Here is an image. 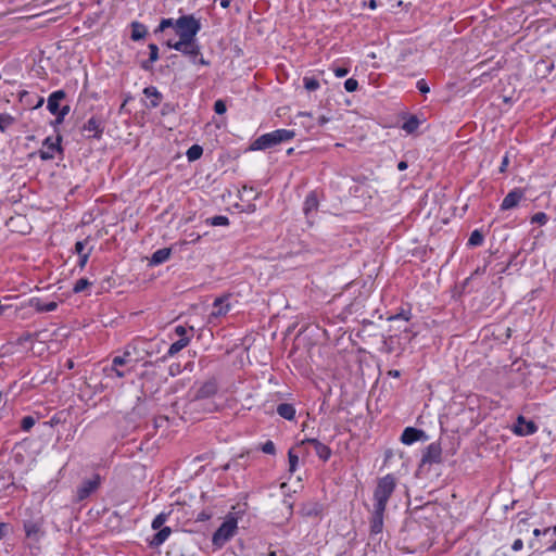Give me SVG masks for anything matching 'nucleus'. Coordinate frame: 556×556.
I'll return each instance as SVG.
<instances>
[{
  "mask_svg": "<svg viewBox=\"0 0 556 556\" xmlns=\"http://www.w3.org/2000/svg\"><path fill=\"white\" fill-rule=\"evenodd\" d=\"M395 480L391 475H387L378 480L374 492V508L377 510H386L387 503L394 492Z\"/></svg>",
  "mask_w": 556,
  "mask_h": 556,
  "instance_id": "obj_1",
  "label": "nucleus"
},
{
  "mask_svg": "<svg viewBox=\"0 0 556 556\" xmlns=\"http://www.w3.org/2000/svg\"><path fill=\"white\" fill-rule=\"evenodd\" d=\"M295 136L293 130L277 129L260 136L250 147L251 150H265L280 142L288 141Z\"/></svg>",
  "mask_w": 556,
  "mask_h": 556,
  "instance_id": "obj_2",
  "label": "nucleus"
},
{
  "mask_svg": "<svg viewBox=\"0 0 556 556\" xmlns=\"http://www.w3.org/2000/svg\"><path fill=\"white\" fill-rule=\"evenodd\" d=\"M175 28L179 39H192L195 38L201 25L192 15H184L175 22Z\"/></svg>",
  "mask_w": 556,
  "mask_h": 556,
  "instance_id": "obj_3",
  "label": "nucleus"
},
{
  "mask_svg": "<svg viewBox=\"0 0 556 556\" xmlns=\"http://www.w3.org/2000/svg\"><path fill=\"white\" fill-rule=\"evenodd\" d=\"M237 530V520L233 517L227 518L220 527L216 530L213 535V544L217 547H222L226 542H228L236 533Z\"/></svg>",
  "mask_w": 556,
  "mask_h": 556,
  "instance_id": "obj_4",
  "label": "nucleus"
},
{
  "mask_svg": "<svg viewBox=\"0 0 556 556\" xmlns=\"http://www.w3.org/2000/svg\"><path fill=\"white\" fill-rule=\"evenodd\" d=\"M60 143V136H56L54 139L52 137H47L42 142V148L38 151L40 159L42 161L53 160L56 153L62 152Z\"/></svg>",
  "mask_w": 556,
  "mask_h": 556,
  "instance_id": "obj_5",
  "label": "nucleus"
},
{
  "mask_svg": "<svg viewBox=\"0 0 556 556\" xmlns=\"http://www.w3.org/2000/svg\"><path fill=\"white\" fill-rule=\"evenodd\" d=\"M100 483L101 477L99 475H94L92 478L84 480L83 483L77 488V500L84 501L87 498L99 488Z\"/></svg>",
  "mask_w": 556,
  "mask_h": 556,
  "instance_id": "obj_6",
  "label": "nucleus"
},
{
  "mask_svg": "<svg viewBox=\"0 0 556 556\" xmlns=\"http://www.w3.org/2000/svg\"><path fill=\"white\" fill-rule=\"evenodd\" d=\"M173 49L193 59L200 54V47L197 43L195 38L179 39L177 42H174Z\"/></svg>",
  "mask_w": 556,
  "mask_h": 556,
  "instance_id": "obj_7",
  "label": "nucleus"
},
{
  "mask_svg": "<svg viewBox=\"0 0 556 556\" xmlns=\"http://www.w3.org/2000/svg\"><path fill=\"white\" fill-rule=\"evenodd\" d=\"M442 448L437 442H433L427 446L422 454L421 464H438L441 462Z\"/></svg>",
  "mask_w": 556,
  "mask_h": 556,
  "instance_id": "obj_8",
  "label": "nucleus"
},
{
  "mask_svg": "<svg viewBox=\"0 0 556 556\" xmlns=\"http://www.w3.org/2000/svg\"><path fill=\"white\" fill-rule=\"evenodd\" d=\"M83 131L88 138H100L103 132V126L98 117H90L83 126Z\"/></svg>",
  "mask_w": 556,
  "mask_h": 556,
  "instance_id": "obj_9",
  "label": "nucleus"
},
{
  "mask_svg": "<svg viewBox=\"0 0 556 556\" xmlns=\"http://www.w3.org/2000/svg\"><path fill=\"white\" fill-rule=\"evenodd\" d=\"M305 444H311L314 447L315 453L324 462L329 459V457L331 455V450L327 445H325L324 443L319 442L317 439H305V440H302L301 443H300V446L305 445Z\"/></svg>",
  "mask_w": 556,
  "mask_h": 556,
  "instance_id": "obj_10",
  "label": "nucleus"
},
{
  "mask_svg": "<svg viewBox=\"0 0 556 556\" xmlns=\"http://www.w3.org/2000/svg\"><path fill=\"white\" fill-rule=\"evenodd\" d=\"M525 193L521 189L511 190L503 200L501 208L504 211L516 207L519 202L523 199Z\"/></svg>",
  "mask_w": 556,
  "mask_h": 556,
  "instance_id": "obj_11",
  "label": "nucleus"
},
{
  "mask_svg": "<svg viewBox=\"0 0 556 556\" xmlns=\"http://www.w3.org/2000/svg\"><path fill=\"white\" fill-rule=\"evenodd\" d=\"M538 430L536 425L533 421H528L525 417L519 416L517 422L514 426V432L518 435H529Z\"/></svg>",
  "mask_w": 556,
  "mask_h": 556,
  "instance_id": "obj_12",
  "label": "nucleus"
},
{
  "mask_svg": "<svg viewBox=\"0 0 556 556\" xmlns=\"http://www.w3.org/2000/svg\"><path fill=\"white\" fill-rule=\"evenodd\" d=\"M216 392H217V384H216V381H214V380H208V381L204 382V383L199 388V390L197 391V394H195V400L211 397V396H213Z\"/></svg>",
  "mask_w": 556,
  "mask_h": 556,
  "instance_id": "obj_13",
  "label": "nucleus"
},
{
  "mask_svg": "<svg viewBox=\"0 0 556 556\" xmlns=\"http://www.w3.org/2000/svg\"><path fill=\"white\" fill-rule=\"evenodd\" d=\"M65 98V92L63 90H58L52 92L48 98V110L51 114L58 115L60 110V101Z\"/></svg>",
  "mask_w": 556,
  "mask_h": 556,
  "instance_id": "obj_14",
  "label": "nucleus"
},
{
  "mask_svg": "<svg viewBox=\"0 0 556 556\" xmlns=\"http://www.w3.org/2000/svg\"><path fill=\"white\" fill-rule=\"evenodd\" d=\"M383 510L372 509L371 520H370V533L378 534L382 531L383 528Z\"/></svg>",
  "mask_w": 556,
  "mask_h": 556,
  "instance_id": "obj_15",
  "label": "nucleus"
},
{
  "mask_svg": "<svg viewBox=\"0 0 556 556\" xmlns=\"http://www.w3.org/2000/svg\"><path fill=\"white\" fill-rule=\"evenodd\" d=\"M424 435H425V432L422 430L408 427L403 431L401 441L404 444H412V443L418 441Z\"/></svg>",
  "mask_w": 556,
  "mask_h": 556,
  "instance_id": "obj_16",
  "label": "nucleus"
},
{
  "mask_svg": "<svg viewBox=\"0 0 556 556\" xmlns=\"http://www.w3.org/2000/svg\"><path fill=\"white\" fill-rule=\"evenodd\" d=\"M29 306L37 312H52L58 307V303L54 301L42 302L39 298H33L29 300Z\"/></svg>",
  "mask_w": 556,
  "mask_h": 556,
  "instance_id": "obj_17",
  "label": "nucleus"
},
{
  "mask_svg": "<svg viewBox=\"0 0 556 556\" xmlns=\"http://www.w3.org/2000/svg\"><path fill=\"white\" fill-rule=\"evenodd\" d=\"M170 533L172 529L169 527H163L159 529V531L153 535V539L150 541V545L153 547L160 546L167 540Z\"/></svg>",
  "mask_w": 556,
  "mask_h": 556,
  "instance_id": "obj_18",
  "label": "nucleus"
},
{
  "mask_svg": "<svg viewBox=\"0 0 556 556\" xmlns=\"http://www.w3.org/2000/svg\"><path fill=\"white\" fill-rule=\"evenodd\" d=\"M149 48V60L147 61H143L141 63V67L144 70V71H150L152 70V64L154 62H156L159 60V47L155 45V43H150L148 46Z\"/></svg>",
  "mask_w": 556,
  "mask_h": 556,
  "instance_id": "obj_19",
  "label": "nucleus"
},
{
  "mask_svg": "<svg viewBox=\"0 0 556 556\" xmlns=\"http://www.w3.org/2000/svg\"><path fill=\"white\" fill-rule=\"evenodd\" d=\"M170 253L172 251L169 248H163L155 251L151 256L150 264L159 265L166 262L169 258Z\"/></svg>",
  "mask_w": 556,
  "mask_h": 556,
  "instance_id": "obj_20",
  "label": "nucleus"
},
{
  "mask_svg": "<svg viewBox=\"0 0 556 556\" xmlns=\"http://www.w3.org/2000/svg\"><path fill=\"white\" fill-rule=\"evenodd\" d=\"M277 413L287 420H292L295 417V408L289 403L279 404L277 406Z\"/></svg>",
  "mask_w": 556,
  "mask_h": 556,
  "instance_id": "obj_21",
  "label": "nucleus"
},
{
  "mask_svg": "<svg viewBox=\"0 0 556 556\" xmlns=\"http://www.w3.org/2000/svg\"><path fill=\"white\" fill-rule=\"evenodd\" d=\"M130 26H131V39L134 41H138L146 37L148 30L143 24H141L139 22H132Z\"/></svg>",
  "mask_w": 556,
  "mask_h": 556,
  "instance_id": "obj_22",
  "label": "nucleus"
},
{
  "mask_svg": "<svg viewBox=\"0 0 556 556\" xmlns=\"http://www.w3.org/2000/svg\"><path fill=\"white\" fill-rule=\"evenodd\" d=\"M317 207H318L317 197L314 192H312L305 199L304 207H303L304 214L308 217L312 212L317 210Z\"/></svg>",
  "mask_w": 556,
  "mask_h": 556,
  "instance_id": "obj_23",
  "label": "nucleus"
},
{
  "mask_svg": "<svg viewBox=\"0 0 556 556\" xmlns=\"http://www.w3.org/2000/svg\"><path fill=\"white\" fill-rule=\"evenodd\" d=\"M143 93L150 99L151 108H156L160 105L162 96L155 87L144 88Z\"/></svg>",
  "mask_w": 556,
  "mask_h": 556,
  "instance_id": "obj_24",
  "label": "nucleus"
},
{
  "mask_svg": "<svg viewBox=\"0 0 556 556\" xmlns=\"http://www.w3.org/2000/svg\"><path fill=\"white\" fill-rule=\"evenodd\" d=\"M190 342V338H180L178 341L174 342L168 351L166 356L172 357L176 355L178 352H180L182 349H185Z\"/></svg>",
  "mask_w": 556,
  "mask_h": 556,
  "instance_id": "obj_25",
  "label": "nucleus"
},
{
  "mask_svg": "<svg viewBox=\"0 0 556 556\" xmlns=\"http://www.w3.org/2000/svg\"><path fill=\"white\" fill-rule=\"evenodd\" d=\"M224 302L225 300L223 298H217L214 301V311L212 312V316L219 317L228 312L229 305L224 304Z\"/></svg>",
  "mask_w": 556,
  "mask_h": 556,
  "instance_id": "obj_26",
  "label": "nucleus"
},
{
  "mask_svg": "<svg viewBox=\"0 0 556 556\" xmlns=\"http://www.w3.org/2000/svg\"><path fill=\"white\" fill-rule=\"evenodd\" d=\"M26 536L29 539L38 540L40 528L35 522H27L24 525Z\"/></svg>",
  "mask_w": 556,
  "mask_h": 556,
  "instance_id": "obj_27",
  "label": "nucleus"
},
{
  "mask_svg": "<svg viewBox=\"0 0 556 556\" xmlns=\"http://www.w3.org/2000/svg\"><path fill=\"white\" fill-rule=\"evenodd\" d=\"M131 355V351H130V348L128 346L125 351H124V354L122 356H115L113 359H112V364L114 367H119V366H123L125 364H127L129 362V357Z\"/></svg>",
  "mask_w": 556,
  "mask_h": 556,
  "instance_id": "obj_28",
  "label": "nucleus"
},
{
  "mask_svg": "<svg viewBox=\"0 0 556 556\" xmlns=\"http://www.w3.org/2000/svg\"><path fill=\"white\" fill-rule=\"evenodd\" d=\"M203 153V149L201 146L199 144H193L191 146L188 151H187V157L189 161H197L198 159L201 157Z\"/></svg>",
  "mask_w": 556,
  "mask_h": 556,
  "instance_id": "obj_29",
  "label": "nucleus"
},
{
  "mask_svg": "<svg viewBox=\"0 0 556 556\" xmlns=\"http://www.w3.org/2000/svg\"><path fill=\"white\" fill-rule=\"evenodd\" d=\"M15 119L9 114H0V131L4 132L14 124Z\"/></svg>",
  "mask_w": 556,
  "mask_h": 556,
  "instance_id": "obj_30",
  "label": "nucleus"
},
{
  "mask_svg": "<svg viewBox=\"0 0 556 556\" xmlns=\"http://www.w3.org/2000/svg\"><path fill=\"white\" fill-rule=\"evenodd\" d=\"M419 126V121L415 117V116H412L409 117L402 126V128L407 132V134H412L414 132Z\"/></svg>",
  "mask_w": 556,
  "mask_h": 556,
  "instance_id": "obj_31",
  "label": "nucleus"
},
{
  "mask_svg": "<svg viewBox=\"0 0 556 556\" xmlns=\"http://www.w3.org/2000/svg\"><path fill=\"white\" fill-rule=\"evenodd\" d=\"M483 235L479 230H473L468 239V244L472 247H477L482 244Z\"/></svg>",
  "mask_w": 556,
  "mask_h": 556,
  "instance_id": "obj_32",
  "label": "nucleus"
},
{
  "mask_svg": "<svg viewBox=\"0 0 556 556\" xmlns=\"http://www.w3.org/2000/svg\"><path fill=\"white\" fill-rule=\"evenodd\" d=\"M91 285V282L86 279V278H80L78 279L74 287H73V291L75 293H79V292H83L84 290H86L89 286Z\"/></svg>",
  "mask_w": 556,
  "mask_h": 556,
  "instance_id": "obj_33",
  "label": "nucleus"
},
{
  "mask_svg": "<svg viewBox=\"0 0 556 556\" xmlns=\"http://www.w3.org/2000/svg\"><path fill=\"white\" fill-rule=\"evenodd\" d=\"M289 458V471L294 472L296 469V465L299 463V456L294 453V450L291 448L288 453Z\"/></svg>",
  "mask_w": 556,
  "mask_h": 556,
  "instance_id": "obj_34",
  "label": "nucleus"
},
{
  "mask_svg": "<svg viewBox=\"0 0 556 556\" xmlns=\"http://www.w3.org/2000/svg\"><path fill=\"white\" fill-rule=\"evenodd\" d=\"M304 87L308 91H315L319 88V83L317 79L312 77H304L303 78Z\"/></svg>",
  "mask_w": 556,
  "mask_h": 556,
  "instance_id": "obj_35",
  "label": "nucleus"
},
{
  "mask_svg": "<svg viewBox=\"0 0 556 556\" xmlns=\"http://www.w3.org/2000/svg\"><path fill=\"white\" fill-rule=\"evenodd\" d=\"M167 519V514H159L152 521V529L154 530H159L161 528H163V525L165 523Z\"/></svg>",
  "mask_w": 556,
  "mask_h": 556,
  "instance_id": "obj_36",
  "label": "nucleus"
},
{
  "mask_svg": "<svg viewBox=\"0 0 556 556\" xmlns=\"http://www.w3.org/2000/svg\"><path fill=\"white\" fill-rule=\"evenodd\" d=\"M208 222L213 226H227L229 224V219L223 215L214 216L210 218Z\"/></svg>",
  "mask_w": 556,
  "mask_h": 556,
  "instance_id": "obj_37",
  "label": "nucleus"
},
{
  "mask_svg": "<svg viewBox=\"0 0 556 556\" xmlns=\"http://www.w3.org/2000/svg\"><path fill=\"white\" fill-rule=\"evenodd\" d=\"M104 371L106 372L108 376H111L114 374L117 378L125 377V371L119 370L118 367H114L113 364H111L110 367H105Z\"/></svg>",
  "mask_w": 556,
  "mask_h": 556,
  "instance_id": "obj_38",
  "label": "nucleus"
},
{
  "mask_svg": "<svg viewBox=\"0 0 556 556\" xmlns=\"http://www.w3.org/2000/svg\"><path fill=\"white\" fill-rule=\"evenodd\" d=\"M35 425V419L31 416H26L22 419L21 427L24 431H29Z\"/></svg>",
  "mask_w": 556,
  "mask_h": 556,
  "instance_id": "obj_39",
  "label": "nucleus"
},
{
  "mask_svg": "<svg viewBox=\"0 0 556 556\" xmlns=\"http://www.w3.org/2000/svg\"><path fill=\"white\" fill-rule=\"evenodd\" d=\"M357 87H358V83L354 78H349L344 83V88L348 92H353V91L357 90Z\"/></svg>",
  "mask_w": 556,
  "mask_h": 556,
  "instance_id": "obj_40",
  "label": "nucleus"
},
{
  "mask_svg": "<svg viewBox=\"0 0 556 556\" xmlns=\"http://www.w3.org/2000/svg\"><path fill=\"white\" fill-rule=\"evenodd\" d=\"M532 223L544 225L547 222V215L543 212L534 214L531 218Z\"/></svg>",
  "mask_w": 556,
  "mask_h": 556,
  "instance_id": "obj_41",
  "label": "nucleus"
},
{
  "mask_svg": "<svg viewBox=\"0 0 556 556\" xmlns=\"http://www.w3.org/2000/svg\"><path fill=\"white\" fill-rule=\"evenodd\" d=\"M262 451L266 454H275L276 452V447H275V444L274 442L271 441H266L263 446H262Z\"/></svg>",
  "mask_w": 556,
  "mask_h": 556,
  "instance_id": "obj_42",
  "label": "nucleus"
},
{
  "mask_svg": "<svg viewBox=\"0 0 556 556\" xmlns=\"http://www.w3.org/2000/svg\"><path fill=\"white\" fill-rule=\"evenodd\" d=\"M214 111L216 114H224L226 112V103L223 100H217L214 103Z\"/></svg>",
  "mask_w": 556,
  "mask_h": 556,
  "instance_id": "obj_43",
  "label": "nucleus"
},
{
  "mask_svg": "<svg viewBox=\"0 0 556 556\" xmlns=\"http://www.w3.org/2000/svg\"><path fill=\"white\" fill-rule=\"evenodd\" d=\"M417 88L421 93H428L430 88L425 79H420L417 81Z\"/></svg>",
  "mask_w": 556,
  "mask_h": 556,
  "instance_id": "obj_44",
  "label": "nucleus"
},
{
  "mask_svg": "<svg viewBox=\"0 0 556 556\" xmlns=\"http://www.w3.org/2000/svg\"><path fill=\"white\" fill-rule=\"evenodd\" d=\"M170 26H175V23L173 22V20L164 18L160 23L159 30L163 31L165 28L170 27Z\"/></svg>",
  "mask_w": 556,
  "mask_h": 556,
  "instance_id": "obj_45",
  "label": "nucleus"
},
{
  "mask_svg": "<svg viewBox=\"0 0 556 556\" xmlns=\"http://www.w3.org/2000/svg\"><path fill=\"white\" fill-rule=\"evenodd\" d=\"M70 112V106L65 105L62 109L59 110L58 122H62L64 116Z\"/></svg>",
  "mask_w": 556,
  "mask_h": 556,
  "instance_id": "obj_46",
  "label": "nucleus"
},
{
  "mask_svg": "<svg viewBox=\"0 0 556 556\" xmlns=\"http://www.w3.org/2000/svg\"><path fill=\"white\" fill-rule=\"evenodd\" d=\"M75 251L78 255L86 254L85 251V242L84 241H77L75 244Z\"/></svg>",
  "mask_w": 556,
  "mask_h": 556,
  "instance_id": "obj_47",
  "label": "nucleus"
},
{
  "mask_svg": "<svg viewBox=\"0 0 556 556\" xmlns=\"http://www.w3.org/2000/svg\"><path fill=\"white\" fill-rule=\"evenodd\" d=\"M175 333L180 337V338H188L186 334H187V329L184 327V326H177L175 328Z\"/></svg>",
  "mask_w": 556,
  "mask_h": 556,
  "instance_id": "obj_48",
  "label": "nucleus"
},
{
  "mask_svg": "<svg viewBox=\"0 0 556 556\" xmlns=\"http://www.w3.org/2000/svg\"><path fill=\"white\" fill-rule=\"evenodd\" d=\"M88 258H89V252H86V254L79 255L78 265L80 268H84L86 266Z\"/></svg>",
  "mask_w": 556,
  "mask_h": 556,
  "instance_id": "obj_49",
  "label": "nucleus"
},
{
  "mask_svg": "<svg viewBox=\"0 0 556 556\" xmlns=\"http://www.w3.org/2000/svg\"><path fill=\"white\" fill-rule=\"evenodd\" d=\"M348 73H349V70L345 68V67H337V68H334V75L337 77H344V76L348 75Z\"/></svg>",
  "mask_w": 556,
  "mask_h": 556,
  "instance_id": "obj_50",
  "label": "nucleus"
},
{
  "mask_svg": "<svg viewBox=\"0 0 556 556\" xmlns=\"http://www.w3.org/2000/svg\"><path fill=\"white\" fill-rule=\"evenodd\" d=\"M522 546H523L522 540L521 539H517L513 543L511 548H513V551L518 552V551H520L522 548Z\"/></svg>",
  "mask_w": 556,
  "mask_h": 556,
  "instance_id": "obj_51",
  "label": "nucleus"
},
{
  "mask_svg": "<svg viewBox=\"0 0 556 556\" xmlns=\"http://www.w3.org/2000/svg\"><path fill=\"white\" fill-rule=\"evenodd\" d=\"M8 528H9L8 523L0 522V540L3 539L4 535L7 534Z\"/></svg>",
  "mask_w": 556,
  "mask_h": 556,
  "instance_id": "obj_52",
  "label": "nucleus"
},
{
  "mask_svg": "<svg viewBox=\"0 0 556 556\" xmlns=\"http://www.w3.org/2000/svg\"><path fill=\"white\" fill-rule=\"evenodd\" d=\"M508 163H509V160H508V156H504L503 161H502V164H501V167H500V172L501 173H504L506 170V167L508 166Z\"/></svg>",
  "mask_w": 556,
  "mask_h": 556,
  "instance_id": "obj_53",
  "label": "nucleus"
},
{
  "mask_svg": "<svg viewBox=\"0 0 556 556\" xmlns=\"http://www.w3.org/2000/svg\"><path fill=\"white\" fill-rule=\"evenodd\" d=\"M399 318H403L404 320L407 321V320H409V315L401 313V314H396V315L390 317L389 319L393 320V319H399Z\"/></svg>",
  "mask_w": 556,
  "mask_h": 556,
  "instance_id": "obj_54",
  "label": "nucleus"
},
{
  "mask_svg": "<svg viewBox=\"0 0 556 556\" xmlns=\"http://www.w3.org/2000/svg\"><path fill=\"white\" fill-rule=\"evenodd\" d=\"M329 122V118L325 115H321L319 118H318V124L319 125H325L326 123Z\"/></svg>",
  "mask_w": 556,
  "mask_h": 556,
  "instance_id": "obj_55",
  "label": "nucleus"
},
{
  "mask_svg": "<svg viewBox=\"0 0 556 556\" xmlns=\"http://www.w3.org/2000/svg\"><path fill=\"white\" fill-rule=\"evenodd\" d=\"M407 168V163L405 161H401L399 164H397V169L399 170H405Z\"/></svg>",
  "mask_w": 556,
  "mask_h": 556,
  "instance_id": "obj_56",
  "label": "nucleus"
},
{
  "mask_svg": "<svg viewBox=\"0 0 556 556\" xmlns=\"http://www.w3.org/2000/svg\"><path fill=\"white\" fill-rule=\"evenodd\" d=\"M220 5L224 9H227L230 5V0H222Z\"/></svg>",
  "mask_w": 556,
  "mask_h": 556,
  "instance_id": "obj_57",
  "label": "nucleus"
},
{
  "mask_svg": "<svg viewBox=\"0 0 556 556\" xmlns=\"http://www.w3.org/2000/svg\"><path fill=\"white\" fill-rule=\"evenodd\" d=\"M389 375L394 377V378H397L400 376V371L399 370H390Z\"/></svg>",
  "mask_w": 556,
  "mask_h": 556,
  "instance_id": "obj_58",
  "label": "nucleus"
},
{
  "mask_svg": "<svg viewBox=\"0 0 556 556\" xmlns=\"http://www.w3.org/2000/svg\"><path fill=\"white\" fill-rule=\"evenodd\" d=\"M368 5L370 9H376V7H377L376 0H369Z\"/></svg>",
  "mask_w": 556,
  "mask_h": 556,
  "instance_id": "obj_59",
  "label": "nucleus"
},
{
  "mask_svg": "<svg viewBox=\"0 0 556 556\" xmlns=\"http://www.w3.org/2000/svg\"><path fill=\"white\" fill-rule=\"evenodd\" d=\"M311 116H312V115H311L309 113H307V112H300V113L298 114V117H311Z\"/></svg>",
  "mask_w": 556,
  "mask_h": 556,
  "instance_id": "obj_60",
  "label": "nucleus"
},
{
  "mask_svg": "<svg viewBox=\"0 0 556 556\" xmlns=\"http://www.w3.org/2000/svg\"><path fill=\"white\" fill-rule=\"evenodd\" d=\"M541 533H542V532H541V530H540V529H534V530H533V534H534L535 536L541 535Z\"/></svg>",
  "mask_w": 556,
  "mask_h": 556,
  "instance_id": "obj_61",
  "label": "nucleus"
},
{
  "mask_svg": "<svg viewBox=\"0 0 556 556\" xmlns=\"http://www.w3.org/2000/svg\"><path fill=\"white\" fill-rule=\"evenodd\" d=\"M548 551H556V541L548 547Z\"/></svg>",
  "mask_w": 556,
  "mask_h": 556,
  "instance_id": "obj_62",
  "label": "nucleus"
},
{
  "mask_svg": "<svg viewBox=\"0 0 556 556\" xmlns=\"http://www.w3.org/2000/svg\"><path fill=\"white\" fill-rule=\"evenodd\" d=\"M42 103H43V98H40V99L38 100V103H37V105H36L35 108H39V106H41V105H42Z\"/></svg>",
  "mask_w": 556,
  "mask_h": 556,
  "instance_id": "obj_63",
  "label": "nucleus"
},
{
  "mask_svg": "<svg viewBox=\"0 0 556 556\" xmlns=\"http://www.w3.org/2000/svg\"><path fill=\"white\" fill-rule=\"evenodd\" d=\"M199 63L202 64V65H206L207 64V62L203 58H201L199 60Z\"/></svg>",
  "mask_w": 556,
  "mask_h": 556,
  "instance_id": "obj_64",
  "label": "nucleus"
}]
</instances>
